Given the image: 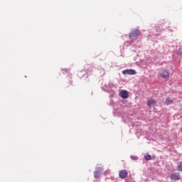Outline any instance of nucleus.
Here are the masks:
<instances>
[{"mask_svg": "<svg viewBox=\"0 0 182 182\" xmlns=\"http://www.w3.org/2000/svg\"><path fill=\"white\" fill-rule=\"evenodd\" d=\"M171 180H173V181H177L180 180V174L178 173H173L171 174L170 176Z\"/></svg>", "mask_w": 182, "mask_h": 182, "instance_id": "obj_6", "label": "nucleus"}, {"mask_svg": "<svg viewBox=\"0 0 182 182\" xmlns=\"http://www.w3.org/2000/svg\"><path fill=\"white\" fill-rule=\"evenodd\" d=\"M123 75H136V70L133 69L124 70L122 71Z\"/></svg>", "mask_w": 182, "mask_h": 182, "instance_id": "obj_7", "label": "nucleus"}, {"mask_svg": "<svg viewBox=\"0 0 182 182\" xmlns=\"http://www.w3.org/2000/svg\"><path fill=\"white\" fill-rule=\"evenodd\" d=\"M140 34V31L139 30H134L131 33H129V39H134V38H137Z\"/></svg>", "mask_w": 182, "mask_h": 182, "instance_id": "obj_5", "label": "nucleus"}, {"mask_svg": "<svg viewBox=\"0 0 182 182\" xmlns=\"http://www.w3.org/2000/svg\"><path fill=\"white\" fill-rule=\"evenodd\" d=\"M103 171V168L102 167H97V171L94 173V177L95 178H99V177H100V174H102Z\"/></svg>", "mask_w": 182, "mask_h": 182, "instance_id": "obj_4", "label": "nucleus"}, {"mask_svg": "<svg viewBox=\"0 0 182 182\" xmlns=\"http://www.w3.org/2000/svg\"><path fill=\"white\" fill-rule=\"evenodd\" d=\"M119 96L122 97V99H127V97H129V92L126 90H121L119 91Z\"/></svg>", "mask_w": 182, "mask_h": 182, "instance_id": "obj_3", "label": "nucleus"}, {"mask_svg": "<svg viewBox=\"0 0 182 182\" xmlns=\"http://www.w3.org/2000/svg\"><path fill=\"white\" fill-rule=\"evenodd\" d=\"M119 178H121L122 180H124V178H127V176H129V173L126 169L122 170L119 172Z\"/></svg>", "mask_w": 182, "mask_h": 182, "instance_id": "obj_2", "label": "nucleus"}, {"mask_svg": "<svg viewBox=\"0 0 182 182\" xmlns=\"http://www.w3.org/2000/svg\"><path fill=\"white\" fill-rule=\"evenodd\" d=\"M177 55H179V56L182 55V48H179L177 52H176Z\"/></svg>", "mask_w": 182, "mask_h": 182, "instance_id": "obj_11", "label": "nucleus"}, {"mask_svg": "<svg viewBox=\"0 0 182 182\" xmlns=\"http://www.w3.org/2000/svg\"><path fill=\"white\" fill-rule=\"evenodd\" d=\"M177 170H178V171H182V161H181V164L178 166Z\"/></svg>", "mask_w": 182, "mask_h": 182, "instance_id": "obj_10", "label": "nucleus"}, {"mask_svg": "<svg viewBox=\"0 0 182 182\" xmlns=\"http://www.w3.org/2000/svg\"><path fill=\"white\" fill-rule=\"evenodd\" d=\"M166 105H171L173 103V100L170 99V97H167L166 100Z\"/></svg>", "mask_w": 182, "mask_h": 182, "instance_id": "obj_9", "label": "nucleus"}, {"mask_svg": "<svg viewBox=\"0 0 182 182\" xmlns=\"http://www.w3.org/2000/svg\"><path fill=\"white\" fill-rule=\"evenodd\" d=\"M154 105H156V102L154 100L151 99V100H148L147 106H149V107H151V106H154Z\"/></svg>", "mask_w": 182, "mask_h": 182, "instance_id": "obj_8", "label": "nucleus"}, {"mask_svg": "<svg viewBox=\"0 0 182 182\" xmlns=\"http://www.w3.org/2000/svg\"><path fill=\"white\" fill-rule=\"evenodd\" d=\"M144 159H145V160H151V156H150V155H146V156H144Z\"/></svg>", "mask_w": 182, "mask_h": 182, "instance_id": "obj_12", "label": "nucleus"}, {"mask_svg": "<svg viewBox=\"0 0 182 182\" xmlns=\"http://www.w3.org/2000/svg\"><path fill=\"white\" fill-rule=\"evenodd\" d=\"M159 76L165 80H168V78L170 77V72H168V70L167 69H162L159 72Z\"/></svg>", "mask_w": 182, "mask_h": 182, "instance_id": "obj_1", "label": "nucleus"}]
</instances>
